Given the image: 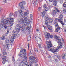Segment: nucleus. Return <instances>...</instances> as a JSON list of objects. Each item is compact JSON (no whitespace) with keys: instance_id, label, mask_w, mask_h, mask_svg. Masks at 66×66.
<instances>
[{"instance_id":"1","label":"nucleus","mask_w":66,"mask_h":66,"mask_svg":"<svg viewBox=\"0 0 66 66\" xmlns=\"http://www.w3.org/2000/svg\"><path fill=\"white\" fill-rule=\"evenodd\" d=\"M23 50H22L21 49V50L20 51V53L18 54V55L19 56H20L22 57L23 59H24L25 60H23L22 62L23 63H24L25 65H27L28 64V62H27V57L26 56V52H23Z\"/></svg>"},{"instance_id":"2","label":"nucleus","mask_w":66,"mask_h":66,"mask_svg":"<svg viewBox=\"0 0 66 66\" xmlns=\"http://www.w3.org/2000/svg\"><path fill=\"white\" fill-rule=\"evenodd\" d=\"M45 18L46 20H45V24L47 25L46 28L49 29V30L52 31V27H51L50 25H48V22L49 23H52L53 22V19L50 18H49L48 16H46Z\"/></svg>"},{"instance_id":"3","label":"nucleus","mask_w":66,"mask_h":66,"mask_svg":"<svg viewBox=\"0 0 66 66\" xmlns=\"http://www.w3.org/2000/svg\"><path fill=\"white\" fill-rule=\"evenodd\" d=\"M30 20L28 19L23 20H22V19H21L19 20V22L20 23H23L25 26H26L28 23H30Z\"/></svg>"},{"instance_id":"4","label":"nucleus","mask_w":66,"mask_h":66,"mask_svg":"<svg viewBox=\"0 0 66 66\" xmlns=\"http://www.w3.org/2000/svg\"><path fill=\"white\" fill-rule=\"evenodd\" d=\"M29 59L30 60L29 61L30 63L31 64H32L33 63H36L37 60L33 56L29 57Z\"/></svg>"},{"instance_id":"5","label":"nucleus","mask_w":66,"mask_h":66,"mask_svg":"<svg viewBox=\"0 0 66 66\" xmlns=\"http://www.w3.org/2000/svg\"><path fill=\"white\" fill-rule=\"evenodd\" d=\"M16 36H17V35L16 34H13L12 36V38L11 39L10 41L11 42L14 40V39H15L16 38Z\"/></svg>"},{"instance_id":"6","label":"nucleus","mask_w":66,"mask_h":66,"mask_svg":"<svg viewBox=\"0 0 66 66\" xmlns=\"http://www.w3.org/2000/svg\"><path fill=\"white\" fill-rule=\"evenodd\" d=\"M25 3V2L23 1L22 2H21L19 4V5L20 6L21 9H23L24 7L23 6V5H24V4Z\"/></svg>"},{"instance_id":"7","label":"nucleus","mask_w":66,"mask_h":66,"mask_svg":"<svg viewBox=\"0 0 66 66\" xmlns=\"http://www.w3.org/2000/svg\"><path fill=\"white\" fill-rule=\"evenodd\" d=\"M47 49L48 51H52V49L51 48V47H52V45L51 44V45H48L47 46Z\"/></svg>"},{"instance_id":"8","label":"nucleus","mask_w":66,"mask_h":66,"mask_svg":"<svg viewBox=\"0 0 66 66\" xmlns=\"http://www.w3.org/2000/svg\"><path fill=\"white\" fill-rule=\"evenodd\" d=\"M6 20L5 24H9L10 23V21L8 19V18L6 19Z\"/></svg>"},{"instance_id":"9","label":"nucleus","mask_w":66,"mask_h":66,"mask_svg":"<svg viewBox=\"0 0 66 66\" xmlns=\"http://www.w3.org/2000/svg\"><path fill=\"white\" fill-rule=\"evenodd\" d=\"M26 28V26L24 24H22L20 25L19 27V29H21V28Z\"/></svg>"},{"instance_id":"10","label":"nucleus","mask_w":66,"mask_h":66,"mask_svg":"<svg viewBox=\"0 0 66 66\" xmlns=\"http://www.w3.org/2000/svg\"><path fill=\"white\" fill-rule=\"evenodd\" d=\"M51 41H49V42L48 41H46V44L47 45V46H48V45H52V44H51Z\"/></svg>"},{"instance_id":"11","label":"nucleus","mask_w":66,"mask_h":66,"mask_svg":"<svg viewBox=\"0 0 66 66\" xmlns=\"http://www.w3.org/2000/svg\"><path fill=\"white\" fill-rule=\"evenodd\" d=\"M5 20L4 19H2L1 22L2 23H3V24L5 25V22H6Z\"/></svg>"},{"instance_id":"12","label":"nucleus","mask_w":66,"mask_h":66,"mask_svg":"<svg viewBox=\"0 0 66 66\" xmlns=\"http://www.w3.org/2000/svg\"><path fill=\"white\" fill-rule=\"evenodd\" d=\"M62 20H63V19H59L58 20V21H59V22H61V24H62L63 26H64V24L63 22L62 21Z\"/></svg>"},{"instance_id":"13","label":"nucleus","mask_w":66,"mask_h":66,"mask_svg":"<svg viewBox=\"0 0 66 66\" xmlns=\"http://www.w3.org/2000/svg\"><path fill=\"white\" fill-rule=\"evenodd\" d=\"M58 51V49L56 48L55 49H52V52H53V53H54V52H57Z\"/></svg>"},{"instance_id":"14","label":"nucleus","mask_w":66,"mask_h":66,"mask_svg":"<svg viewBox=\"0 0 66 66\" xmlns=\"http://www.w3.org/2000/svg\"><path fill=\"white\" fill-rule=\"evenodd\" d=\"M65 56H66V54L65 53H63L61 55V57L62 59H65Z\"/></svg>"},{"instance_id":"15","label":"nucleus","mask_w":66,"mask_h":66,"mask_svg":"<svg viewBox=\"0 0 66 66\" xmlns=\"http://www.w3.org/2000/svg\"><path fill=\"white\" fill-rule=\"evenodd\" d=\"M60 29H61V28H60V27H57L56 30H55V32H57Z\"/></svg>"},{"instance_id":"16","label":"nucleus","mask_w":66,"mask_h":66,"mask_svg":"<svg viewBox=\"0 0 66 66\" xmlns=\"http://www.w3.org/2000/svg\"><path fill=\"white\" fill-rule=\"evenodd\" d=\"M4 56V57H3V60L4 61H5L6 62H7V61H6V57H5V56Z\"/></svg>"},{"instance_id":"17","label":"nucleus","mask_w":66,"mask_h":66,"mask_svg":"<svg viewBox=\"0 0 66 66\" xmlns=\"http://www.w3.org/2000/svg\"><path fill=\"white\" fill-rule=\"evenodd\" d=\"M57 13V11L55 10H54L53 11V12L52 13V14H53V15H54V14H56Z\"/></svg>"},{"instance_id":"18","label":"nucleus","mask_w":66,"mask_h":66,"mask_svg":"<svg viewBox=\"0 0 66 66\" xmlns=\"http://www.w3.org/2000/svg\"><path fill=\"white\" fill-rule=\"evenodd\" d=\"M63 15L62 14H60L59 16V19H63Z\"/></svg>"},{"instance_id":"19","label":"nucleus","mask_w":66,"mask_h":66,"mask_svg":"<svg viewBox=\"0 0 66 66\" xmlns=\"http://www.w3.org/2000/svg\"><path fill=\"white\" fill-rule=\"evenodd\" d=\"M53 4L54 6H56V4H57V2H56V1H55H55H54L53 2Z\"/></svg>"},{"instance_id":"20","label":"nucleus","mask_w":66,"mask_h":66,"mask_svg":"<svg viewBox=\"0 0 66 66\" xmlns=\"http://www.w3.org/2000/svg\"><path fill=\"white\" fill-rule=\"evenodd\" d=\"M24 19H25V20H28V18H29V17L28 16H24Z\"/></svg>"},{"instance_id":"21","label":"nucleus","mask_w":66,"mask_h":66,"mask_svg":"<svg viewBox=\"0 0 66 66\" xmlns=\"http://www.w3.org/2000/svg\"><path fill=\"white\" fill-rule=\"evenodd\" d=\"M15 30L16 32H20V29L18 28H16Z\"/></svg>"},{"instance_id":"22","label":"nucleus","mask_w":66,"mask_h":66,"mask_svg":"<svg viewBox=\"0 0 66 66\" xmlns=\"http://www.w3.org/2000/svg\"><path fill=\"white\" fill-rule=\"evenodd\" d=\"M8 19L10 21L11 20V21H12V22H14V19H13V18H8Z\"/></svg>"},{"instance_id":"23","label":"nucleus","mask_w":66,"mask_h":66,"mask_svg":"<svg viewBox=\"0 0 66 66\" xmlns=\"http://www.w3.org/2000/svg\"><path fill=\"white\" fill-rule=\"evenodd\" d=\"M54 38L55 39H56V40H58V39H59L58 36L56 35L54 36Z\"/></svg>"},{"instance_id":"24","label":"nucleus","mask_w":66,"mask_h":66,"mask_svg":"<svg viewBox=\"0 0 66 66\" xmlns=\"http://www.w3.org/2000/svg\"><path fill=\"white\" fill-rule=\"evenodd\" d=\"M12 28V27H11V26H8L7 27V29H9V30H11Z\"/></svg>"},{"instance_id":"25","label":"nucleus","mask_w":66,"mask_h":66,"mask_svg":"<svg viewBox=\"0 0 66 66\" xmlns=\"http://www.w3.org/2000/svg\"><path fill=\"white\" fill-rule=\"evenodd\" d=\"M1 40H4L5 39V37L4 36H3L1 38Z\"/></svg>"},{"instance_id":"26","label":"nucleus","mask_w":66,"mask_h":66,"mask_svg":"<svg viewBox=\"0 0 66 66\" xmlns=\"http://www.w3.org/2000/svg\"><path fill=\"white\" fill-rule=\"evenodd\" d=\"M5 51H6V50H5V48H3L2 50V53L5 52Z\"/></svg>"},{"instance_id":"27","label":"nucleus","mask_w":66,"mask_h":66,"mask_svg":"<svg viewBox=\"0 0 66 66\" xmlns=\"http://www.w3.org/2000/svg\"><path fill=\"white\" fill-rule=\"evenodd\" d=\"M28 14H29V13L28 12H25L24 13V15L25 16H28Z\"/></svg>"},{"instance_id":"28","label":"nucleus","mask_w":66,"mask_h":66,"mask_svg":"<svg viewBox=\"0 0 66 66\" xmlns=\"http://www.w3.org/2000/svg\"><path fill=\"white\" fill-rule=\"evenodd\" d=\"M40 14L41 16H42V17H45V14H44V13L43 12H41L40 13Z\"/></svg>"},{"instance_id":"29","label":"nucleus","mask_w":66,"mask_h":66,"mask_svg":"<svg viewBox=\"0 0 66 66\" xmlns=\"http://www.w3.org/2000/svg\"><path fill=\"white\" fill-rule=\"evenodd\" d=\"M30 18L31 20H33V15L32 14H30Z\"/></svg>"},{"instance_id":"30","label":"nucleus","mask_w":66,"mask_h":66,"mask_svg":"<svg viewBox=\"0 0 66 66\" xmlns=\"http://www.w3.org/2000/svg\"><path fill=\"white\" fill-rule=\"evenodd\" d=\"M31 37L30 36H29L28 37V41H30L31 39Z\"/></svg>"},{"instance_id":"31","label":"nucleus","mask_w":66,"mask_h":66,"mask_svg":"<svg viewBox=\"0 0 66 66\" xmlns=\"http://www.w3.org/2000/svg\"><path fill=\"white\" fill-rule=\"evenodd\" d=\"M35 39L37 42L38 41V39H39V37H35Z\"/></svg>"},{"instance_id":"32","label":"nucleus","mask_w":66,"mask_h":66,"mask_svg":"<svg viewBox=\"0 0 66 66\" xmlns=\"http://www.w3.org/2000/svg\"><path fill=\"white\" fill-rule=\"evenodd\" d=\"M45 10L46 12L49 10V8L47 7H45Z\"/></svg>"},{"instance_id":"33","label":"nucleus","mask_w":66,"mask_h":66,"mask_svg":"<svg viewBox=\"0 0 66 66\" xmlns=\"http://www.w3.org/2000/svg\"><path fill=\"white\" fill-rule=\"evenodd\" d=\"M6 47L7 48H9L10 47V45L7 44L5 45Z\"/></svg>"},{"instance_id":"34","label":"nucleus","mask_w":66,"mask_h":66,"mask_svg":"<svg viewBox=\"0 0 66 66\" xmlns=\"http://www.w3.org/2000/svg\"><path fill=\"white\" fill-rule=\"evenodd\" d=\"M58 1L60 3H63V1L62 0H58Z\"/></svg>"},{"instance_id":"35","label":"nucleus","mask_w":66,"mask_h":66,"mask_svg":"<svg viewBox=\"0 0 66 66\" xmlns=\"http://www.w3.org/2000/svg\"><path fill=\"white\" fill-rule=\"evenodd\" d=\"M18 12L20 14H21V13H22V10H19Z\"/></svg>"},{"instance_id":"36","label":"nucleus","mask_w":66,"mask_h":66,"mask_svg":"<svg viewBox=\"0 0 66 66\" xmlns=\"http://www.w3.org/2000/svg\"><path fill=\"white\" fill-rule=\"evenodd\" d=\"M34 51L35 52H36L37 53H38V50L36 48H35Z\"/></svg>"},{"instance_id":"37","label":"nucleus","mask_w":66,"mask_h":66,"mask_svg":"<svg viewBox=\"0 0 66 66\" xmlns=\"http://www.w3.org/2000/svg\"><path fill=\"white\" fill-rule=\"evenodd\" d=\"M13 22L11 21L10 22V26H12V25H13V24H14V23H13Z\"/></svg>"},{"instance_id":"38","label":"nucleus","mask_w":66,"mask_h":66,"mask_svg":"<svg viewBox=\"0 0 66 66\" xmlns=\"http://www.w3.org/2000/svg\"><path fill=\"white\" fill-rule=\"evenodd\" d=\"M9 41L10 40H9V39H7L5 40V42H6L7 43H10Z\"/></svg>"},{"instance_id":"39","label":"nucleus","mask_w":66,"mask_h":66,"mask_svg":"<svg viewBox=\"0 0 66 66\" xmlns=\"http://www.w3.org/2000/svg\"><path fill=\"white\" fill-rule=\"evenodd\" d=\"M57 40H58V43H61V39H58Z\"/></svg>"},{"instance_id":"40","label":"nucleus","mask_w":66,"mask_h":66,"mask_svg":"<svg viewBox=\"0 0 66 66\" xmlns=\"http://www.w3.org/2000/svg\"><path fill=\"white\" fill-rule=\"evenodd\" d=\"M62 47L63 46H62V45H60L58 47V49H61Z\"/></svg>"},{"instance_id":"41","label":"nucleus","mask_w":66,"mask_h":66,"mask_svg":"<svg viewBox=\"0 0 66 66\" xmlns=\"http://www.w3.org/2000/svg\"><path fill=\"white\" fill-rule=\"evenodd\" d=\"M2 53L4 55H7V53L5 52L3 53Z\"/></svg>"},{"instance_id":"42","label":"nucleus","mask_w":66,"mask_h":66,"mask_svg":"<svg viewBox=\"0 0 66 66\" xmlns=\"http://www.w3.org/2000/svg\"><path fill=\"white\" fill-rule=\"evenodd\" d=\"M0 28H3V27H4V26H3V24H1L0 26Z\"/></svg>"},{"instance_id":"43","label":"nucleus","mask_w":66,"mask_h":66,"mask_svg":"<svg viewBox=\"0 0 66 66\" xmlns=\"http://www.w3.org/2000/svg\"><path fill=\"white\" fill-rule=\"evenodd\" d=\"M45 37L46 38H49V36H48L47 35H46L45 36Z\"/></svg>"},{"instance_id":"44","label":"nucleus","mask_w":66,"mask_h":66,"mask_svg":"<svg viewBox=\"0 0 66 66\" xmlns=\"http://www.w3.org/2000/svg\"><path fill=\"white\" fill-rule=\"evenodd\" d=\"M20 15L21 16H22V17H24V14H23L22 13H20Z\"/></svg>"},{"instance_id":"45","label":"nucleus","mask_w":66,"mask_h":66,"mask_svg":"<svg viewBox=\"0 0 66 66\" xmlns=\"http://www.w3.org/2000/svg\"><path fill=\"white\" fill-rule=\"evenodd\" d=\"M12 14L11 13H10V14L9 15V18H12Z\"/></svg>"},{"instance_id":"46","label":"nucleus","mask_w":66,"mask_h":66,"mask_svg":"<svg viewBox=\"0 0 66 66\" xmlns=\"http://www.w3.org/2000/svg\"><path fill=\"white\" fill-rule=\"evenodd\" d=\"M17 12H15L14 16H15V17H16V16H17Z\"/></svg>"},{"instance_id":"47","label":"nucleus","mask_w":66,"mask_h":66,"mask_svg":"<svg viewBox=\"0 0 66 66\" xmlns=\"http://www.w3.org/2000/svg\"><path fill=\"white\" fill-rule=\"evenodd\" d=\"M12 32L13 34H15L14 33H17L16 31H15V30H13Z\"/></svg>"},{"instance_id":"48","label":"nucleus","mask_w":66,"mask_h":66,"mask_svg":"<svg viewBox=\"0 0 66 66\" xmlns=\"http://www.w3.org/2000/svg\"><path fill=\"white\" fill-rule=\"evenodd\" d=\"M20 25L19 24H18L16 25V27H18V28L19 27Z\"/></svg>"},{"instance_id":"49","label":"nucleus","mask_w":66,"mask_h":66,"mask_svg":"<svg viewBox=\"0 0 66 66\" xmlns=\"http://www.w3.org/2000/svg\"><path fill=\"white\" fill-rule=\"evenodd\" d=\"M50 37V38H52L53 37V35H51L49 36V38Z\"/></svg>"},{"instance_id":"50","label":"nucleus","mask_w":66,"mask_h":66,"mask_svg":"<svg viewBox=\"0 0 66 66\" xmlns=\"http://www.w3.org/2000/svg\"><path fill=\"white\" fill-rule=\"evenodd\" d=\"M19 66H22V62H21L19 63Z\"/></svg>"},{"instance_id":"51","label":"nucleus","mask_w":66,"mask_h":66,"mask_svg":"<svg viewBox=\"0 0 66 66\" xmlns=\"http://www.w3.org/2000/svg\"><path fill=\"white\" fill-rule=\"evenodd\" d=\"M43 7L45 8L46 7H47V5L46 4H45L43 5Z\"/></svg>"},{"instance_id":"52","label":"nucleus","mask_w":66,"mask_h":66,"mask_svg":"<svg viewBox=\"0 0 66 66\" xmlns=\"http://www.w3.org/2000/svg\"><path fill=\"white\" fill-rule=\"evenodd\" d=\"M12 61L14 62H15V59H14V57H12Z\"/></svg>"},{"instance_id":"53","label":"nucleus","mask_w":66,"mask_h":66,"mask_svg":"<svg viewBox=\"0 0 66 66\" xmlns=\"http://www.w3.org/2000/svg\"><path fill=\"white\" fill-rule=\"evenodd\" d=\"M55 27H59V25L58 24H56L55 25Z\"/></svg>"},{"instance_id":"54","label":"nucleus","mask_w":66,"mask_h":66,"mask_svg":"<svg viewBox=\"0 0 66 66\" xmlns=\"http://www.w3.org/2000/svg\"><path fill=\"white\" fill-rule=\"evenodd\" d=\"M47 35L48 36H50V33H48L47 34Z\"/></svg>"},{"instance_id":"55","label":"nucleus","mask_w":66,"mask_h":66,"mask_svg":"<svg viewBox=\"0 0 66 66\" xmlns=\"http://www.w3.org/2000/svg\"><path fill=\"white\" fill-rule=\"evenodd\" d=\"M23 31V33H24V34H26V32H25V31H24L23 30L22 31Z\"/></svg>"},{"instance_id":"56","label":"nucleus","mask_w":66,"mask_h":66,"mask_svg":"<svg viewBox=\"0 0 66 66\" xmlns=\"http://www.w3.org/2000/svg\"><path fill=\"white\" fill-rule=\"evenodd\" d=\"M56 12H57V13H60V10H59L57 9V10H56Z\"/></svg>"},{"instance_id":"57","label":"nucleus","mask_w":66,"mask_h":66,"mask_svg":"<svg viewBox=\"0 0 66 66\" xmlns=\"http://www.w3.org/2000/svg\"><path fill=\"white\" fill-rule=\"evenodd\" d=\"M4 28L6 29H7V26H6V25L4 26Z\"/></svg>"},{"instance_id":"58","label":"nucleus","mask_w":66,"mask_h":66,"mask_svg":"<svg viewBox=\"0 0 66 66\" xmlns=\"http://www.w3.org/2000/svg\"><path fill=\"white\" fill-rule=\"evenodd\" d=\"M6 61H3L2 62V63H3V64H5V63Z\"/></svg>"},{"instance_id":"59","label":"nucleus","mask_w":66,"mask_h":66,"mask_svg":"<svg viewBox=\"0 0 66 66\" xmlns=\"http://www.w3.org/2000/svg\"><path fill=\"white\" fill-rule=\"evenodd\" d=\"M35 3H36L38 4V0H37L35 2Z\"/></svg>"},{"instance_id":"60","label":"nucleus","mask_w":66,"mask_h":66,"mask_svg":"<svg viewBox=\"0 0 66 66\" xmlns=\"http://www.w3.org/2000/svg\"><path fill=\"white\" fill-rule=\"evenodd\" d=\"M3 1L5 3H7V1L6 0H4Z\"/></svg>"},{"instance_id":"61","label":"nucleus","mask_w":66,"mask_h":66,"mask_svg":"<svg viewBox=\"0 0 66 66\" xmlns=\"http://www.w3.org/2000/svg\"><path fill=\"white\" fill-rule=\"evenodd\" d=\"M57 58H58V59H60V56H57Z\"/></svg>"},{"instance_id":"62","label":"nucleus","mask_w":66,"mask_h":66,"mask_svg":"<svg viewBox=\"0 0 66 66\" xmlns=\"http://www.w3.org/2000/svg\"><path fill=\"white\" fill-rule=\"evenodd\" d=\"M49 1L50 2H53V0H49Z\"/></svg>"},{"instance_id":"63","label":"nucleus","mask_w":66,"mask_h":66,"mask_svg":"<svg viewBox=\"0 0 66 66\" xmlns=\"http://www.w3.org/2000/svg\"><path fill=\"white\" fill-rule=\"evenodd\" d=\"M46 11L45 10L43 12H42V13H43L45 14V13H46Z\"/></svg>"},{"instance_id":"64","label":"nucleus","mask_w":66,"mask_h":66,"mask_svg":"<svg viewBox=\"0 0 66 66\" xmlns=\"http://www.w3.org/2000/svg\"><path fill=\"white\" fill-rule=\"evenodd\" d=\"M38 46H39V48H41V47H42L41 46V45H40V44Z\"/></svg>"}]
</instances>
